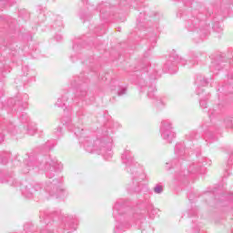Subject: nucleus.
Listing matches in <instances>:
<instances>
[{
  "label": "nucleus",
  "instance_id": "obj_39",
  "mask_svg": "<svg viewBox=\"0 0 233 233\" xmlns=\"http://www.w3.org/2000/svg\"><path fill=\"white\" fill-rule=\"evenodd\" d=\"M80 17H81V19H86V16H85L83 15H81Z\"/></svg>",
  "mask_w": 233,
  "mask_h": 233
},
{
  "label": "nucleus",
  "instance_id": "obj_32",
  "mask_svg": "<svg viewBox=\"0 0 233 233\" xmlns=\"http://www.w3.org/2000/svg\"><path fill=\"white\" fill-rule=\"evenodd\" d=\"M201 92H203V89H201V87L198 86V88H197L198 96H199L201 94Z\"/></svg>",
  "mask_w": 233,
  "mask_h": 233
},
{
  "label": "nucleus",
  "instance_id": "obj_42",
  "mask_svg": "<svg viewBox=\"0 0 233 233\" xmlns=\"http://www.w3.org/2000/svg\"><path fill=\"white\" fill-rule=\"evenodd\" d=\"M196 233L199 232V228H197L195 230Z\"/></svg>",
  "mask_w": 233,
  "mask_h": 233
},
{
  "label": "nucleus",
  "instance_id": "obj_45",
  "mask_svg": "<svg viewBox=\"0 0 233 233\" xmlns=\"http://www.w3.org/2000/svg\"><path fill=\"white\" fill-rule=\"evenodd\" d=\"M205 34H208V31L207 29H204Z\"/></svg>",
  "mask_w": 233,
  "mask_h": 233
},
{
  "label": "nucleus",
  "instance_id": "obj_15",
  "mask_svg": "<svg viewBox=\"0 0 233 233\" xmlns=\"http://www.w3.org/2000/svg\"><path fill=\"white\" fill-rule=\"evenodd\" d=\"M175 154H177V156H183V154H185V147H183V144L176 145Z\"/></svg>",
  "mask_w": 233,
  "mask_h": 233
},
{
  "label": "nucleus",
  "instance_id": "obj_2",
  "mask_svg": "<svg viewBox=\"0 0 233 233\" xmlns=\"http://www.w3.org/2000/svg\"><path fill=\"white\" fill-rule=\"evenodd\" d=\"M115 219L114 233L127 232L132 227V221L143 219V214L126 207L123 201H117L113 208Z\"/></svg>",
  "mask_w": 233,
  "mask_h": 233
},
{
  "label": "nucleus",
  "instance_id": "obj_44",
  "mask_svg": "<svg viewBox=\"0 0 233 233\" xmlns=\"http://www.w3.org/2000/svg\"><path fill=\"white\" fill-rule=\"evenodd\" d=\"M3 141H5V138H4V137H2V138L0 139V143H3Z\"/></svg>",
  "mask_w": 233,
  "mask_h": 233
},
{
  "label": "nucleus",
  "instance_id": "obj_27",
  "mask_svg": "<svg viewBox=\"0 0 233 233\" xmlns=\"http://www.w3.org/2000/svg\"><path fill=\"white\" fill-rule=\"evenodd\" d=\"M227 128H232V118H228L224 121Z\"/></svg>",
  "mask_w": 233,
  "mask_h": 233
},
{
  "label": "nucleus",
  "instance_id": "obj_47",
  "mask_svg": "<svg viewBox=\"0 0 233 233\" xmlns=\"http://www.w3.org/2000/svg\"><path fill=\"white\" fill-rule=\"evenodd\" d=\"M25 76H28V73H27V74H25Z\"/></svg>",
  "mask_w": 233,
  "mask_h": 233
},
{
  "label": "nucleus",
  "instance_id": "obj_26",
  "mask_svg": "<svg viewBox=\"0 0 233 233\" xmlns=\"http://www.w3.org/2000/svg\"><path fill=\"white\" fill-rule=\"evenodd\" d=\"M218 114H219V109H209L208 110L209 117H212L213 116H216Z\"/></svg>",
  "mask_w": 233,
  "mask_h": 233
},
{
  "label": "nucleus",
  "instance_id": "obj_5",
  "mask_svg": "<svg viewBox=\"0 0 233 233\" xmlns=\"http://www.w3.org/2000/svg\"><path fill=\"white\" fill-rule=\"evenodd\" d=\"M172 121L162 120L160 126V136L166 143H172L176 139V133L173 131Z\"/></svg>",
  "mask_w": 233,
  "mask_h": 233
},
{
  "label": "nucleus",
  "instance_id": "obj_34",
  "mask_svg": "<svg viewBox=\"0 0 233 233\" xmlns=\"http://www.w3.org/2000/svg\"><path fill=\"white\" fill-rule=\"evenodd\" d=\"M141 17H143V13H140V16L137 18V23H141Z\"/></svg>",
  "mask_w": 233,
  "mask_h": 233
},
{
  "label": "nucleus",
  "instance_id": "obj_4",
  "mask_svg": "<svg viewBox=\"0 0 233 233\" xmlns=\"http://www.w3.org/2000/svg\"><path fill=\"white\" fill-rule=\"evenodd\" d=\"M121 160L123 165H126L127 172H131L133 176L132 185L129 187V190L131 192H140L143 190V188H145V184H143V181L147 179V175L143 169L134 167V155L132 154V151H130V148L127 147L123 151Z\"/></svg>",
  "mask_w": 233,
  "mask_h": 233
},
{
  "label": "nucleus",
  "instance_id": "obj_8",
  "mask_svg": "<svg viewBox=\"0 0 233 233\" xmlns=\"http://www.w3.org/2000/svg\"><path fill=\"white\" fill-rule=\"evenodd\" d=\"M212 161L210 159L205 157H198V162L193 163L188 167V172L189 174H196V172L199 171L200 167H207V165H210Z\"/></svg>",
  "mask_w": 233,
  "mask_h": 233
},
{
  "label": "nucleus",
  "instance_id": "obj_25",
  "mask_svg": "<svg viewBox=\"0 0 233 233\" xmlns=\"http://www.w3.org/2000/svg\"><path fill=\"white\" fill-rule=\"evenodd\" d=\"M209 68H210L211 72H213V74H218L216 72V70H219V66L217 63L212 62V65L210 66Z\"/></svg>",
  "mask_w": 233,
  "mask_h": 233
},
{
  "label": "nucleus",
  "instance_id": "obj_16",
  "mask_svg": "<svg viewBox=\"0 0 233 233\" xmlns=\"http://www.w3.org/2000/svg\"><path fill=\"white\" fill-rule=\"evenodd\" d=\"M8 159H10V153H2L0 155L1 165H6V163H8Z\"/></svg>",
  "mask_w": 233,
  "mask_h": 233
},
{
  "label": "nucleus",
  "instance_id": "obj_30",
  "mask_svg": "<svg viewBox=\"0 0 233 233\" xmlns=\"http://www.w3.org/2000/svg\"><path fill=\"white\" fill-rule=\"evenodd\" d=\"M188 65V68H191V66H194V65H196V60H189Z\"/></svg>",
  "mask_w": 233,
  "mask_h": 233
},
{
  "label": "nucleus",
  "instance_id": "obj_37",
  "mask_svg": "<svg viewBox=\"0 0 233 233\" xmlns=\"http://www.w3.org/2000/svg\"><path fill=\"white\" fill-rule=\"evenodd\" d=\"M143 227H144V225L142 224V225L140 226V230H142V233L145 232V229H143Z\"/></svg>",
  "mask_w": 233,
  "mask_h": 233
},
{
  "label": "nucleus",
  "instance_id": "obj_31",
  "mask_svg": "<svg viewBox=\"0 0 233 233\" xmlns=\"http://www.w3.org/2000/svg\"><path fill=\"white\" fill-rule=\"evenodd\" d=\"M145 85H146L145 80L140 79V80H139V87H140V88H143V87L145 86Z\"/></svg>",
  "mask_w": 233,
  "mask_h": 233
},
{
  "label": "nucleus",
  "instance_id": "obj_10",
  "mask_svg": "<svg viewBox=\"0 0 233 233\" xmlns=\"http://www.w3.org/2000/svg\"><path fill=\"white\" fill-rule=\"evenodd\" d=\"M74 230H77V220L74 217H68L66 218L63 231L60 233H70L74 232Z\"/></svg>",
  "mask_w": 233,
  "mask_h": 233
},
{
  "label": "nucleus",
  "instance_id": "obj_24",
  "mask_svg": "<svg viewBox=\"0 0 233 233\" xmlns=\"http://www.w3.org/2000/svg\"><path fill=\"white\" fill-rule=\"evenodd\" d=\"M208 99V97H207V96L200 98L199 105H200L201 108H207Z\"/></svg>",
  "mask_w": 233,
  "mask_h": 233
},
{
  "label": "nucleus",
  "instance_id": "obj_28",
  "mask_svg": "<svg viewBox=\"0 0 233 233\" xmlns=\"http://www.w3.org/2000/svg\"><path fill=\"white\" fill-rule=\"evenodd\" d=\"M56 136H57V137H61L63 134V127H59L56 128V131H55Z\"/></svg>",
  "mask_w": 233,
  "mask_h": 233
},
{
  "label": "nucleus",
  "instance_id": "obj_11",
  "mask_svg": "<svg viewBox=\"0 0 233 233\" xmlns=\"http://www.w3.org/2000/svg\"><path fill=\"white\" fill-rule=\"evenodd\" d=\"M156 86L151 85L147 90V97H149V99H155L157 106H161V105L165 106V102H163V99L156 96Z\"/></svg>",
  "mask_w": 233,
  "mask_h": 233
},
{
  "label": "nucleus",
  "instance_id": "obj_41",
  "mask_svg": "<svg viewBox=\"0 0 233 233\" xmlns=\"http://www.w3.org/2000/svg\"><path fill=\"white\" fill-rule=\"evenodd\" d=\"M63 125H68V123L65 122V120H62Z\"/></svg>",
  "mask_w": 233,
  "mask_h": 233
},
{
  "label": "nucleus",
  "instance_id": "obj_40",
  "mask_svg": "<svg viewBox=\"0 0 233 233\" xmlns=\"http://www.w3.org/2000/svg\"><path fill=\"white\" fill-rule=\"evenodd\" d=\"M151 79H157V76H151Z\"/></svg>",
  "mask_w": 233,
  "mask_h": 233
},
{
  "label": "nucleus",
  "instance_id": "obj_22",
  "mask_svg": "<svg viewBox=\"0 0 233 233\" xmlns=\"http://www.w3.org/2000/svg\"><path fill=\"white\" fill-rule=\"evenodd\" d=\"M7 183L10 185V187H17V180H15V178L13 177H9L7 178Z\"/></svg>",
  "mask_w": 233,
  "mask_h": 233
},
{
  "label": "nucleus",
  "instance_id": "obj_9",
  "mask_svg": "<svg viewBox=\"0 0 233 233\" xmlns=\"http://www.w3.org/2000/svg\"><path fill=\"white\" fill-rule=\"evenodd\" d=\"M201 15L198 16H191L186 23V28L190 31L198 30V28H201V25H203V20L199 19Z\"/></svg>",
  "mask_w": 233,
  "mask_h": 233
},
{
  "label": "nucleus",
  "instance_id": "obj_6",
  "mask_svg": "<svg viewBox=\"0 0 233 233\" xmlns=\"http://www.w3.org/2000/svg\"><path fill=\"white\" fill-rule=\"evenodd\" d=\"M178 63L185 66V65H187V60L177 56V54H176V51L173 50V52L169 56V59L165 65V68H167L169 74H176L177 72L176 65H178Z\"/></svg>",
  "mask_w": 233,
  "mask_h": 233
},
{
  "label": "nucleus",
  "instance_id": "obj_1",
  "mask_svg": "<svg viewBox=\"0 0 233 233\" xmlns=\"http://www.w3.org/2000/svg\"><path fill=\"white\" fill-rule=\"evenodd\" d=\"M32 170H35V172L41 170L45 172L46 177L49 178V180L45 182L44 188L40 189V194L45 199H49L54 196L63 198V196L66 194V191L61 188L63 182L60 179L55 178L50 180L56 176V172H61V170H63V164L58 162L56 158L48 157L45 161L39 163L35 161L34 157H27V158H25L22 172L23 174H28V172Z\"/></svg>",
  "mask_w": 233,
  "mask_h": 233
},
{
  "label": "nucleus",
  "instance_id": "obj_14",
  "mask_svg": "<svg viewBox=\"0 0 233 233\" xmlns=\"http://www.w3.org/2000/svg\"><path fill=\"white\" fill-rule=\"evenodd\" d=\"M67 99H68V96L66 95L62 96L56 102V106H58L59 108H63V106H66Z\"/></svg>",
  "mask_w": 233,
  "mask_h": 233
},
{
  "label": "nucleus",
  "instance_id": "obj_18",
  "mask_svg": "<svg viewBox=\"0 0 233 233\" xmlns=\"http://www.w3.org/2000/svg\"><path fill=\"white\" fill-rule=\"evenodd\" d=\"M213 30L218 34H221V32H223V27L221 26V24H219V22H215L213 25Z\"/></svg>",
  "mask_w": 233,
  "mask_h": 233
},
{
  "label": "nucleus",
  "instance_id": "obj_36",
  "mask_svg": "<svg viewBox=\"0 0 233 233\" xmlns=\"http://www.w3.org/2000/svg\"><path fill=\"white\" fill-rule=\"evenodd\" d=\"M26 106H28V104L25 102V103H24V105H23V108H26Z\"/></svg>",
  "mask_w": 233,
  "mask_h": 233
},
{
  "label": "nucleus",
  "instance_id": "obj_38",
  "mask_svg": "<svg viewBox=\"0 0 233 233\" xmlns=\"http://www.w3.org/2000/svg\"><path fill=\"white\" fill-rule=\"evenodd\" d=\"M80 96H86V91H83Z\"/></svg>",
  "mask_w": 233,
  "mask_h": 233
},
{
  "label": "nucleus",
  "instance_id": "obj_29",
  "mask_svg": "<svg viewBox=\"0 0 233 233\" xmlns=\"http://www.w3.org/2000/svg\"><path fill=\"white\" fill-rule=\"evenodd\" d=\"M152 208V204H150V201L148 199L146 200V210L148 212Z\"/></svg>",
  "mask_w": 233,
  "mask_h": 233
},
{
  "label": "nucleus",
  "instance_id": "obj_3",
  "mask_svg": "<svg viewBox=\"0 0 233 233\" xmlns=\"http://www.w3.org/2000/svg\"><path fill=\"white\" fill-rule=\"evenodd\" d=\"M76 137L80 138V143H83L86 152L90 154H101L105 157V159H110L112 157V140L106 142L105 140L96 139L92 142L90 137H85V129L83 127H76L72 129Z\"/></svg>",
  "mask_w": 233,
  "mask_h": 233
},
{
  "label": "nucleus",
  "instance_id": "obj_12",
  "mask_svg": "<svg viewBox=\"0 0 233 233\" xmlns=\"http://www.w3.org/2000/svg\"><path fill=\"white\" fill-rule=\"evenodd\" d=\"M107 9H108V5L107 4H101L96 8V10H99V12H100V18L101 19H108V17L110 16V13H108V11H106Z\"/></svg>",
  "mask_w": 233,
  "mask_h": 233
},
{
  "label": "nucleus",
  "instance_id": "obj_48",
  "mask_svg": "<svg viewBox=\"0 0 233 233\" xmlns=\"http://www.w3.org/2000/svg\"><path fill=\"white\" fill-rule=\"evenodd\" d=\"M231 5H233V0H232V3H231Z\"/></svg>",
  "mask_w": 233,
  "mask_h": 233
},
{
  "label": "nucleus",
  "instance_id": "obj_19",
  "mask_svg": "<svg viewBox=\"0 0 233 233\" xmlns=\"http://www.w3.org/2000/svg\"><path fill=\"white\" fill-rule=\"evenodd\" d=\"M54 147H56V143L54 142V140L51 141H47L45 145V150H52V148H54Z\"/></svg>",
  "mask_w": 233,
  "mask_h": 233
},
{
  "label": "nucleus",
  "instance_id": "obj_46",
  "mask_svg": "<svg viewBox=\"0 0 233 233\" xmlns=\"http://www.w3.org/2000/svg\"><path fill=\"white\" fill-rule=\"evenodd\" d=\"M143 70H144V72H147V68L144 67Z\"/></svg>",
  "mask_w": 233,
  "mask_h": 233
},
{
  "label": "nucleus",
  "instance_id": "obj_7",
  "mask_svg": "<svg viewBox=\"0 0 233 233\" xmlns=\"http://www.w3.org/2000/svg\"><path fill=\"white\" fill-rule=\"evenodd\" d=\"M39 190H41V186L39 184H35V186H33L32 184H27L21 187L23 196L25 198H27L28 199L34 198L35 196H37V194H39Z\"/></svg>",
  "mask_w": 233,
  "mask_h": 233
},
{
  "label": "nucleus",
  "instance_id": "obj_13",
  "mask_svg": "<svg viewBox=\"0 0 233 233\" xmlns=\"http://www.w3.org/2000/svg\"><path fill=\"white\" fill-rule=\"evenodd\" d=\"M219 15L224 17H232V15L230 14V5L222 4L220 5V9L218 11Z\"/></svg>",
  "mask_w": 233,
  "mask_h": 233
},
{
  "label": "nucleus",
  "instance_id": "obj_35",
  "mask_svg": "<svg viewBox=\"0 0 233 233\" xmlns=\"http://www.w3.org/2000/svg\"><path fill=\"white\" fill-rule=\"evenodd\" d=\"M56 25H58V26H63V22L62 21H58V22H56Z\"/></svg>",
  "mask_w": 233,
  "mask_h": 233
},
{
  "label": "nucleus",
  "instance_id": "obj_33",
  "mask_svg": "<svg viewBox=\"0 0 233 233\" xmlns=\"http://www.w3.org/2000/svg\"><path fill=\"white\" fill-rule=\"evenodd\" d=\"M56 41H61V39H63V36H61L60 35L56 36Z\"/></svg>",
  "mask_w": 233,
  "mask_h": 233
},
{
  "label": "nucleus",
  "instance_id": "obj_21",
  "mask_svg": "<svg viewBox=\"0 0 233 233\" xmlns=\"http://www.w3.org/2000/svg\"><path fill=\"white\" fill-rule=\"evenodd\" d=\"M127 94V87H122L121 86H117V96H125Z\"/></svg>",
  "mask_w": 233,
  "mask_h": 233
},
{
  "label": "nucleus",
  "instance_id": "obj_20",
  "mask_svg": "<svg viewBox=\"0 0 233 233\" xmlns=\"http://www.w3.org/2000/svg\"><path fill=\"white\" fill-rule=\"evenodd\" d=\"M196 83L197 85H202V86H207V85H208V81L201 76L197 79Z\"/></svg>",
  "mask_w": 233,
  "mask_h": 233
},
{
  "label": "nucleus",
  "instance_id": "obj_43",
  "mask_svg": "<svg viewBox=\"0 0 233 233\" xmlns=\"http://www.w3.org/2000/svg\"><path fill=\"white\" fill-rule=\"evenodd\" d=\"M23 70H28V66L23 67Z\"/></svg>",
  "mask_w": 233,
  "mask_h": 233
},
{
  "label": "nucleus",
  "instance_id": "obj_17",
  "mask_svg": "<svg viewBox=\"0 0 233 233\" xmlns=\"http://www.w3.org/2000/svg\"><path fill=\"white\" fill-rule=\"evenodd\" d=\"M37 132V127H35V124H30L27 127V134L29 136H34Z\"/></svg>",
  "mask_w": 233,
  "mask_h": 233
},
{
  "label": "nucleus",
  "instance_id": "obj_23",
  "mask_svg": "<svg viewBox=\"0 0 233 233\" xmlns=\"http://www.w3.org/2000/svg\"><path fill=\"white\" fill-rule=\"evenodd\" d=\"M155 194H163V186L157 184L154 187Z\"/></svg>",
  "mask_w": 233,
  "mask_h": 233
}]
</instances>
